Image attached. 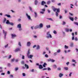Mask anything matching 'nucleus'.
<instances>
[{
    "label": "nucleus",
    "instance_id": "obj_1",
    "mask_svg": "<svg viewBox=\"0 0 78 78\" xmlns=\"http://www.w3.org/2000/svg\"><path fill=\"white\" fill-rule=\"evenodd\" d=\"M52 9L54 12H55L56 11H57V12H56V16L57 17H58V12H60V9L59 8L57 9L56 8H54Z\"/></svg>",
    "mask_w": 78,
    "mask_h": 78
},
{
    "label": "nucleus",
    "instance_id": "obj_2",
    "mask_svg": "<svg viewBox=\"0 0 78 78\" xmlns=\"http://www.w3.org/2000/svg\"><path fill=\"white\" fill-rule=\"evenodd\" d=\"M47 35L49 36H47L46 37L47 38H49V37H50V38H52V36L50 34V32H48L47 33Z\"/></svg>",
    "mask_w": 78,
    "mask_h": 78
},
{
    "label": "nucleus",
    "instance_id": "obj_3",
    "mask_svg": "<svg viewBox=\"0 0 78 78\" xmlns=\"http://www.w3.org/2000/svg\"><path fill=\"white\" fill-rule=\"evenodd\" d=\"M3 33L5 34V38L6 39V34H7V32L6 31H5L4 30H2Z\"/></svg>",
    "mask_w": 78,
    "mask_h": 78
},
{
    "label": "nucleus",
    "instance_id": "obj_4",
    "mask_svg": "<svg viewBox=\"0 0 78 78\" xmlns=\"http://www.w3.org/2000/svg\"><path fill=\"white\" fill-rule=\"evenodd\" d=\"M26 15L29 20H30V19H31V17H30V16H29V15L27 13L26 14Z\"/></svg>",
    "mask_w": 78,
    "mask_h": 78
},
{
    "label": "nucleus",
    "instance_id": "obj_5",
    "mask_svg": "<svg viewBox=\"0 0 78 78\" xmlns=\"http://www.w3.org/2000/svg\"><path fill=\"white\" fill-rule=\"evenodd\" d=\"M44 4H46V2H44V1H43L41 2V5H44Z\"/></svg>",
    "mask_w": 78,
    "mask_h": 78
},
{
    "label": "nucleus",
    "instance_id": "obj_6",
    "mask_svg": "<svg viewBox=\"0 0 78 78\" xmlns=\"http://www.w3.org/2000/svg\"><path fill=\"white\" fill-rule=\"evenodd\" d=\"M20 51V48H16L15 51V52H17V51Z\"/></svg>",
    "mask_w": 78,
    "mask_h": 78
},
{
    "label": "nucleus",
    "instance_id": "obj_7",
    "mask_svg": "<svg viewBox=\"0 0 78 78\" xmlns=\"http://www.w3.org/2000/svg\"><path fill=\"white\" fill-rule=\"evenodd\" d=\"M39 68L40 69H43V66L41 65H39Z\"/></svg>",
    "mask_w": 78,
    "mask_h": 78
},
{
    "label": "nucleus",
    "instance_id": "obj_8",
    "mask_svg": "<svg viewBox=\"0 0 78 78\" xmlns=\"http://www.w3.org/2000/svg\"><path fill=\"white\" fill-rule=\"evenodd\" d=\"M17 27L18 28H21L22 27H21V24H18L17 25Z\"/></svg>",
    "mask_w": 78,
    "mask_h": 78
},
{
    "label": "nucleus",
    "instance_id": "obj_9",
    "mask_svg": "<svg viewBox=\"0 0 78 78\" xmlns=\"http://www.w3.org/2000/svg\"><path fill=\"white\" fill-rule=\"evenodd\" d=\"M30 54V49H29L28 51V53H27V56H29V55Z\"/></svg>",
    "mask_w": 78,
    "mask_h": 78
},
{
    "label": "nucleus",
    "instance_id": "obj_10",
    "mask_svg": "<svg viewBox=\"0 0 78 78\" xmlns=\"http://www.w3.org/2000/svg\"><path fill=\"white\" fill-rule=\"evenodd\" d=\"M42 28L43 27V24L42 23H41L39 25V28Z\"/></svg>",
    "mask_w": 78,
    "mask_h": 78
},
{
    "label": "nucleus",
    "instance_id": "obj_11",
    "mask_svg": "<svg viewBox=\"0 0 78 78\" xmlns=\"http://www.w3.org/2000/svg\"><path fill=\"white\" fill-rule=\"evenodd\" d=\"M11 36H12V39H13V37H15L16 36V35L15 34H12Z\"/></svg>",
    "mask_w": 78,
    "mask_h": 78
},
{
    "label": "nucleus",
    "instance_id": "obj_12",
    "mask_svg": "<svg viewBox=\"0 0 78 78\" xmlns=\"http://www.w3.org/2000/svg\"><path fill=\"white\" fill-rule=\"evenodd\" d=\"M27 46L28 47H30V45H31V43H30V42H28L27 43Z\"/></svg>",
    "mask_w": 78,
    "mask_h": 78
},
{
    "label": "nucleus",
    "instance_id": "obj_13",
    "mask_svg": "<svg viewBox=\"0 0 78 78\" xmlns=\"http://www.w3.org/2000/svg\"><path fill=\"white\" fill-rule=\"evenodd\" d=\"M49 61H51V62H54L55 61V60L53 59H50L49 60Z\"/></svg>",
    "mask_w": 78,
    "mask_h": 78
},
{
    "label": "nucleus",
    "instance_id": "obj_14",
    "mask_svg": "<svg viewBox=\"0 0 78 78\" xmlns=\"http://www.w3.org/2000/svg\"><path fill=\"white\" fill-rule=\"evenodd\" d=\"M28 58H32V57H33V55H29V56H27Z\"/></svg>",
    "mask_w": 78,
    "mask_h": 78
},
{
    "label": "nucleus",
    "instance_id": "obj_15",
    "mask_svg": "<svg viewBox=\"0 0 78 78\" xmlns=\"http://www.w3.org/2000/svg\"><path fill=\"white\" fill-rule=\"evenodd\" d=\"M64 75L61 73H60L59 74V77H62Z\"/></svg>",
    "mask_w": 78,
    "mask_h": 78
},
{
    "label": "nucleus",
    "instance_id": "obj_16",
    "mask_svg": "<svg viewBox=\"0 0 78 78\" xmlns=\"http://www.w3.org/2000/svg\"><path fill=\"white\" fill-rule=\"evenodd\" d=\"M25 66L27 68V69H29V66H28V65L25 64Z\"/></svg>",
    "mask_w": 78,
    "mask_h": 78
},
{
    "label": "nucleus",
    "instance_id": "obj_17",
    "mask_svg": "<svg viewBox=\"0 0 78 78\" xmlns=\"http://www.w3.org/2000/svg\"><path fill=\"white\" fill-rule=\"evenodd\" d=\"M34 14H35V17H37V13L36 12H34Z\"/></svg>",
    "mask_w": 78,
    "mask_h": 78
},
{
    "label": "nucleus",
    "instance_id": "obj_18",
    "mask_svg": "<svg viewBox=\"0 0 78 78\" xmlns=\"http://www.w3.org/2000/svg\"><path fill=\"white\" fill-rule=\"evenodd\" d=\"M6 24H9V23H10L9 21V20H7L6 22Z\"/></svg>",
    "mask_w": 78,
    "mask_h": 78
},
{
    "label": "nucleus",
    "instance_id": "obj_19",
    "mask_svg": "<svg viewBox=\"0 0 78 78\" xmlns=\"http://www.w3.org/2000/svg\"><path fill=\"white\" fill-rule=\"evenodd\" d=\"M51 3V1H48L47 2V4L48 5H49L50 3Z\"/></svg>",
    "mask_w": 78,
    "mask_h": 78
},
{
    "label": "nucleus",
    "instance_id": "obj_20",
    "mask_svg": "<svg viewBox=\"0 0 78 78\" xmlns=\"http://www.w3.org/2000/svg\"><path fill=\"white\" fill-rule=\"evenodd\" d=\"M65 30L66 32H69V28H66Z\"/></svg>",
    "mask_w": 78,
    "mask_h": 78
},
{
    "label": "nucleus",
    "instance_id": "obj_21",
    "mask_svg": "<svg viewBox=\"0 0 78 78\" xmlns=\"http://www.w3.org/2000/svg\"><path fill=\"white\" fill-rule=\"evenodd\" d=\"M37 3H38V2L36 0L35 1V5H37Z\"/></svg>",
    "mask_w": 78,
    "mask_h": 78
},
{
    "label": "nucleus",
    "instance_id": "obj_22",
    "mask_svg": "<svg viewBox=\"0 0 78 78\" xmlns=\"http://www.w3.org/2000/svg\"><path fill=\"white\" fill-rule=\"evenodd\" d=\"M5 16H7V17H11V16L9 15H8L5 14Z\"/></svg>",
    "mask_w": 78,
    "mask_h": 78
},
{
    "label": "nucleus",
    "instance_id": "obj_23",
    "mask_svg": "<svg viewBox=\"0 0 78 78\" xmlns=\"http://www.w3.org/2000/svg\"><path fill=\"white\" fill-rule=\"evenodd\" d=\"M39 28V26L38 25V26H36L34 28H35V29H37V28Z\"/></svg>",
    "mask_w": 78,
    "mask_h": 78
},
{
    "label": "nucleus",
    "instance_id": "obj_24",
    "mask_svg": "<svg viewBox=\"0 0 78 78\" xmlns=\"http://www.w3.org/2000/svg\"><path fill=\"white\" fill-rule=\"evenodd\" d=\"M69 19L71 20H72V21H73V18L72 17H69Z\"/></svg>",
    "mask_w": 78,
    "mask_h": 78
},
{
    "label": "nucleus",
    "instance_id": "obj_25",
    "mask_svg": "<svg viewBox=\"0 0 78 78\" xmlns=\"http://www.w3.org/2000/svg\"><path fill=\"white\" fill-rule=\"evenodd\" d=\"M46 27L47 28H50V27H51V26H50V25H48L46 26Z\"/></svg>",
    "mask_w": 78,
    "mask_h": 78
},
{
    "label": "nucleus",
    "instance_id": "obj_26",
    "mask_svg": "<svg viewBox=\"0 0 78 78\" xmlns=\"http://www.w3.org/2000/svg\"><path fill=\"white\" fill-rule=\"evenodd\" d=\"M18 45L20 47H22V45L21 44V43L20 42H19Z\"/></svg>",
    "mask_w": 78,
    "mask_h": 78
},
{
    "label": "nucleus",
    "instance_id": "obj_27",
    "mask_svg": "<svg viewBox=\"0 0 78 78\" xmlns=\"http://www.w3.org/2000/svg\"><path fill=\"white\" fill-rule=\"evenodd\" d=\"M47 19H48V20H51V21H53V20L51 18H47Z\"/></svg>",
    "mask_w": 78,
    "mask_h": 78
},
{
    "label": "nucleus",
    "instance_id": "obj_28",
    "mask_svg": "<svg viewBox=\"0 0 78 78\" xmlns=\"http://www.w3.org/2000/svg\"><path fill=\"white\" fill-rule=\"evenodd\" d=\"M40 49V46H39V45H38L37 46V50H38Z\"/></svg>",
    "mask_w": 78,
    "mask_h": 78
},
{
    "label": "nucleus",
    "instance_id": "obj_29",
    "mask_svg": "<svg viewBox=\"0 0 78 78\" xmlns=\"http://www.w3.org/2000/svg\"><path fill=\"white\" fill-rule=\"evenodd\" d=\"M9 25H12V26H13V25H14V23H10Z\"/></svg>",
    "mask_w": 78,
    "mask_h": 78
},
{
    "label": "nucleus",
    "instance_id": "obj_30",
    "mask_svg": "<svg viewBox=\"0 0 78 78\" xmlns=\"http://www.w3.org/2000/svg\"><path fill=\"white\" fill-rule=\"evenodd\" d=\"M64 69L66 70H67L68 69V67H65L64 68Z\"/></svg>",
    "mask_w": 78,
    "mask_h": 78
},
{
    "label": "nucleus",
    "instance_id": "obj_31",
    "mask_svg": "<svg viewBox=\"0 0 78 78\" xmlns=\"http://www.w3.org/2000/svg\"><path fill=\"white\" fill-rule=\"evenodd\" d=\"M6 19L5 18L3 21V23H5L6 22Z\"/></svg>",
    "mask_w": 78,
    "mask_h": 78
},
{
    "label": "nucleus",
    "instance_id": "obj_32",
    "mask_svg": "<svg viewBox=\"0 0 78 78\" xmlns=\"http://www.w3.org/2000/svg\"><path fill=\"white\" fill-rule=\"evenodd\" d=\"M53 68H54V69H56L57 68V67L56 66L54 65L53 66Z\"/></svg>",
    "mask_w": 78,
    "mask_h": 78
},
{
    "label": "nucleus",
    "instance_id": "obj_33",
    "mask_svg": "<svg viewBox=\"0 0 78 78\" xmlns=\"http://www.w3.org/2000/svg\"><path fill=\"white\" fill-rule=\"evenodd\" d=\"M21 64H24V61H22L21 62Z\"/></svg>",
    "mask_w": 78,
    "mask_h": 78
},
{
    "label": "nucleus",
    "instance_id": "obj_34",
    "mask_svg": "<svg viewBox=\"0 0 78 78\" xmlns=\"http://www.w3.org/2000/svg\"><path fill=\"white\" fill-rule=\"evenodd\" d=\"M61 52V50L58 49L57 51V53H60Z\"/></svg>",
    "mask_w": 78,
    "mask_h": 78
},
{
    "label": "nucleus",
    "instance_id": "obj_35",
    "mask_svg": "<svg viewBox=\"0 0 78 78\" xmlns=\"http://www.w3.org/2000/svg\"><path fill=\"white\" fill-rule=\"evenodd\" d=\"M29 8L30 11H31L32 12H33V10H32V8H31V7H29Z\"/></svg>",
    "mask_w": 78,
    "mask_h": 78
},
{
    "label": "nucleus",
    "instance_id": "obj_36",
    "mask_svg": "<svg viewBox=\"0 0 78 78\" xmlns=\"http://www.w3.org/2000/svg\"><path fill=\"white\" fill-rule=\"evenodd\" d=\"M65 48L67 49V48H69V47L67 46L66 45H65Z\"/></svg>",
    "mask_w": 78,
    "mask_h": 78
},
{
    "label": "nucleus",
    "instance_id": "obj_37",
    "mask_svg": "<svg viewBox=\"0 0 78 78\" xmlns=\"http://www.w3.org/2000/svg\"><path fill=\"white\" fill-rule=\"evenodd\" d=\"M53 33H54V34H57V32H56V30H54Z\"/></svg>",
    "mask_w": 78,
    "mask_h": 78
},
{
    "label": "nucleus",
    "instance_id": "obj_38",
    "mask_svg": "<svg viewBox=\"0 0 78 78\" xmlns=\"http://www.w3.org/2000/svg\"><path fill=\"white\" fill-rule=\"evenodd\" d=\"M45 57H46V58H48V55L46 54L45 55Z\"/></svg>",
    "mask_w": 78,
    "mask_h": 78
},
{
    "label": "nucleus",
    "instance_id": "obj_39",
    "mask_svg": "<svg viewBox=\"0 0 78 78\" xmlns=\"http://www.w3.org/2000/svg\"><path fill=\"white\" fill-rule=\"evenodd\" d=\"M74 23V24H75L76 25H78V23L75 22Z\"/></svg>",
    "mask_w": 78,
    "mask_h": 78
},
{
    "label": "nucleus",
    "instance_id": "obj_40",
    "mask_svg": "<svg viewBox=\"0 0 78 78\" xmlns=\"http://www.w3.org/2000/svg\"><path fill=\"white\" fill-rule=\"evenodd\" d=\"M63 23L62 24V25H65L66 23V22H64V21H63Z\"/></svg>",
    "mask_w": 78,
    "mask_h": 78
},
{
    "label": "nucleus",
    "instance_id": "obj_41",
    "mask_svg": "<svg viewBox=\"0 0 78 78\" xmlns=\"http://www.w3.org/2000/svg\"><path fill=\"white\" fill-rule=\"evenodd\" d=\"M75 40L76 41H78V38H77V37H76L75 39Z\"/></svg>",
    "mask_w": 78,
    "mask_h": 78
},
{
    "label": "nucleus",
    "instance_id": "obj_42",
    "mask_svg": "<svg viewBox=\"0 0 78 78\" xmlns=\"http://www.w3.org/2000/svg\"><path fill=\"white\" fill-rule=\"evenodd\" d=\"M47 70V69L46 68H44L43 69V70Z\"/></svg>",
    "mask_w": 78,
    "mask_h": 78
},
{
    "label": "nucleus",
    "instance_id": "obj_43",
    "mask_svg": "<svg viewBox=\"0 0 78 78\" xmlns=\"http://www.w3.org/2000/svg\"><path fill=\"white\" fill-rule=\"evenodd\" d=\"M56 55H57V52H55L54 54V56H56Z\"/></svg>",
    "mask_w": 78,
    "mask_h": 78
},
{
    "label": "nucleus",
    "instance_id": "obj_44",
    "mask_svg": "<svg viewBox=\"0 0 78 78\" xmlns=\"http://www.w3.org/2000/svg\"><path fill=\"white\" fill-rule=\"evenodd\" d=\"M14 58H13V59H12L11 60V62H14Z\"/></svg>",
    "mask_w": 78,
    "mask_h": 78
},
{
    "label": "nucleus",
    "instance_id": "obj_45",
    "mask_svg": "<svg viewBox=\"0 0 78 78\" xmlns=\"http://www.w3.org/2000/svg\"><path fill=\"white\" fill-rule=\"evenodd\" d=\"M45 53H46V52H45V51H44L43 53V55H44L45 54Z\"/></svg>",
    "mask_w": 78,
    "mask_h": 78
},
{
    "label": "nucleus",
    "instance_id": "obj_46",
    "mask_svg": "<svg viewBox=\"0 0 78 78\" xmlns=\"http://www.w3.org/2000/svg\"><path fill=\"white\" fill-rule=\"evenodd\" d=\"M48 70H51V69H50V68L48 67Z\"/></svg>",
    "mask_w": 78,
    "mask_h": 78
},
{
    "label": "nucleus",
    "instance_id": "obj_47",
    "mask_svg": "<svg viewBox=\"0 0 78 78\" xmlns=\"http://www.w3.org/2000/svg\"><path fill=\"white\" fill-rule=\"evenodd\" d=\"M61 68L59 67L58 68V70H61Z\"/></svg>",
    "mask_w": 78,
    "mask_h": 78
},
{
    "label": "nucleus",
    "instance_id": "obj_48",
    "mask_svg": "<svg viewBox=\"0 0 78 78\" xmlns=\"http://www.w3.org/2000/svg\"><path fill=\"white\" fill-rule=\"evenodd\" d=\"M7 74L9 75L10 74V72H9V71H8L7 72Z\"/></svg>",
    "mask_w": 78,
    "mask_h": 78
},
{
    "label": "nucleus",
    "instance_id": "obj_49",
    "mask_svg": "<svg viewBox=\"0 0 78 78\" xmlns=\"http://www.w3.org/2000/svg\"><path fill=\"white\" fill-rule=\"evenodd\" d=\"M73 43H71V44H70L71 47H72L73 46Z\"/></svg>",
    "mask_w": 78,
    "mask_h": 78
},
{
    "label": "nucleus",
    "instance_id": "obj_50",
    "mask_svg": "<svg viewBox=\"0 0 78 78\" xmlns=\"http://www.w3.org/2000/svg\"><path fill=\"white\" fill-rule=\"evenodd\" d=\"M34 69H33L31 70V72H34Z\"/></svg>",
    "mask_w": 78,
    "mask_h": 78
},
{
    "label": "nucleus",
    "instance_id": "obj_51",
    "mask_svg": "<svg viewBox=\"0 0 78 78\" xmlns=\"http://www.w3.org/2000/svg\"><path fill=\"white\" fill-rule=\"evenodd\" d=\"M8 44H7L6 45H5V48H6L7 47H8Z\"/></svg>",
    "mask_w": 78,
    "mask_h": 78
},
{
    "label": "nucleus",
    "instance_id": "obj_52",
    "mask_svg": "<svg viewBox=\"0 0 78 78\" xmlns=\"http://www.w3.org/2000/svg\"><path fill=\"white\" fill-rule=\"evenodd\" d=\"M18 69H19V68H15V70L16 71H17V70H18Z\"/></svg>",
    "mask_w": 78,
    "mask_h": 78
},
{
    "label": "nucleus",
    "instance_id": "obj_53",
    "mask_svg": "<svg viewBox=\"0 0 78 78\" xmlns=\"http://www.w3.org/2000/svg\"><path fill=\"white\" fill-rule=\"evenodd\" d=\"M22 59H25V56L23 55L22 56Z\"/></svg>",
    "mask_w": 78,
    "mask_h": 78
},
{
    "label": "nucleus",
    "instance_id": "obj_54",
    "mask_svg": "<svg viewBox=\"0 0 78 78\" xmlns=\"http://www.w3.org/2000/svg\"><path fill=\"white\" fill-rule=\"evenodd\" d=\"M66 64L67 65V66H68L69 64V62H68L67 63H66Z\"/></svg>",
    "mask_w": 78,
    "mask_h": 78
},
{
    "label": "nucleus",
    "instance_id": "obj_55",
    "mask_svg": "<svg viewBox=\"0 0 78 78\" xmlns=\"http://www.w3.org/2000/svg\"><path fill=\"white\" fill-rule=\"evenodd\" d=\"M19 31H21V30H22V29L21 28H19Z\"/></svg>",
    "mask_w": 78,
    "mask_h": 78
},
{
    "label": "nucleus",
    "instance_id": "obj_56",
    "mask_svg": "<svg viewBox=\"0 0 78 78\" xmlns=\"http://www.w3.org/2000/svg\"><path fill=\"white\" fill-rule=\"evenodd\" d=\"M11 56H12L11 55H10L9 57V59H10V58H11Z\"/></svg>",
    "mask_w": 78,
    "mask_h": 78
},
{
    "label": "nucleus",
    "instance_id": "obj_57",
    "mask_svg": "<svg viewBox=\"0 0 78 78\" xmlns=\"http://www.w3.org/2000/svg\"><path fill=\"white\" fill-rule=\"evenodd\" d=\"M23 76H25V73H23Z\"/></svg>",
    "mask_w": 78,
    "mask_h": 78
},
{
    "label": "nucleus",
    "instance_id": "obj_58",
    "mask_svg": "<svg viewBox=\"0 0 78 78\" xmlns=\"http://www.w3.org/2000/svg\"><path fill=\"white\" fill-rule=\"evenodd\" d=\"M69 14H70L71 16H73V14L71 13L70 12H69Z\"/></svg>",
    "mask_w": 78,
    "mask_h": 78
},
{
    "label": "nucleus",
    "instance_id": "obj_59",
    "mask_svg": "<svg viewBox=\"0 0 78 78\" xmlns=\"http://www.w3.org/2000/svg\"><path fill=\"white\" fill-rule=\"evenodd\" d=\"M46 49L47 51H48V50L49 49V48H46Z\"/></svg>",
    "mask_w": 78,
    "mask_h": 78
},
{
    "label": "nucleus",
    "instance_id": "obj_60",
    "mask_svg": "<svg viewBox=\"0 0 78 78\" xmlns=\"http://www.w3.org/2000/svg\"><path fill=\"white\" fill-rule=\"evenodd\" d=\"M42 10L43 11H45V9H42Z\"/></svg>",
    "mask_w": 78,
    "mask_h": 78
},
{
    "label": "nucleus",
    "instance_id": "obj_61",
    "mask_svg": "<svg viewBox=\"0 0 78 78\" xmlns=\"http://www.w3.org/2000/svg\"><path fill=\"white\" fill-rule=\"evenodd\" d=\"M72 73H70L69 75V76H71V74H72Z\"/></svg>",
    "mask_w": 78,
    "mask_h": 78
},
{
    "label": "nucleus",
    "instance_id": "obj_62",
    "mask_svg": "<svg viewBox=\"0 0 78 78\" xmlns=\"http://www.w3.org/2000/svg\"><path fill=\"white\" fill-rule=\"evenodd\" d=\"M36 47V45H34L33 47V48H35Z\"/></svg>",
    "mask_w": 78,
    "mask_h": 78
},
{
    "label": "nucleus",
    "instance_id": "obj_63",
    "mask_svg": "<svg viewBox=\"0 0 78 78\" xmlns=\"http://www.w3.org/2000/svg\"><path fill=\"white\" fill-rule=\"evenodd\" d=\"M40 13H41V14H44V12H41Z\"/></svg>",
    "mask_w": 78,
    "mask_h": 78
},
{
    "label": "nucleus",
    "instance_id": "obj_64",
    "mask_svg": "<svg viewBox=\"0 0 78 78\" xmlns=\"http://www.w3.org/2000/svg\"><path fill=\"white\" fill-rule=\"evenodd\" d=\"M36 66H39V63H36Z\"/></svg>",
    "mask_w": 78,
    "mask_h": 78
}]
</instances>
